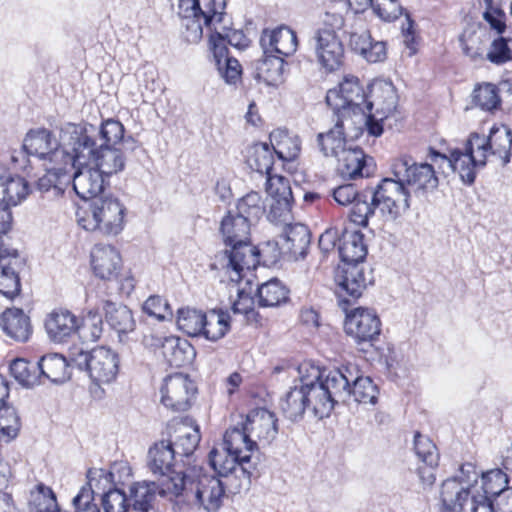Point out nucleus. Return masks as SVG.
I'll list each match as a JSON object with an SVG mask.
<instances>
[{
	"mask_svg": "<svg viewBox=\"0 0 512 512\" xmlns=\"http://www.w3.org/2000/svg\"><path fill=\"white\" fill-rule=\"evenodd\" d=\"M124 126L118 120L108 119L99 128L88 123L68 125L63 135L64 144L74 152L76 165L94 162L105 177L121 172L125 157L116 147L124 137Z\"/></svg>",
	"mask_w": 512,
	"mask_h": 512,
	"instance_id": "nucleus-1",
	"label": "nucleus"
},
{
	"mask_svg": "<svg viewBox=\"0 0 512 512\" xmlns=\"http://www.w3.org/2000/svg\"><path fill=\"white\" fill-rule=\"evenodd\" d=\"M252 224L230 210L220 223L223 241L230 249L216 255V262L230 274L232 281H239L242 272L255 269L260 263L269 265L280 257V249L276 242H267L257 247L250 242Z\"/></svg>",
	"mask_w": 512,
	"mask_h": 512,
	"instance_id": "nucleus-2",
	"label": "nucleus"
},
{
	"mask_svg": "<svg viewBox=\"0 0 512 512\" xmlns=\"http://www.w3.org/2000/svg\"><path fill=\"white\" fill-rule=\"evenodd\" d=\"M298 373L307 396L308 411L319 419L328 417L335 405L341 404L347 397L344 390L347 382L338 368L325 372L319 367L303 363L299 365Z\"/></svg>",
	"mask_w": 512,
	"mask_h": 512,
	"instance_id": "nucleus-3",
	"label": "nucleus"
},
{
	"mask_svg": "<svg viewBox=\"0 0 512 512\" xmlns=\"http://www.w3.org/2000/svg\"><path fill=\"white\" fill-rule=\"evenodd\" d=\"M256 440L251 439L245 427L229 428L223 438L222 451L214 448L209 453V462L221 476L240 470L248 479L253 475L258 464Z\"/></svg>",
	"mask_w": 512,
	"mask_h": 512,
	"instance_id": "nucleus-4",
	"label": "nucleus"
},
{
	"mask_svg": "<svg viewBox=\"0 0 512 512\" xmlns=\"http://www.w3.org/2000/svg\"><path fill=\"white\" fill-rule=\"evenodd\" d=\"M173 7L181 20V35L189 44L198 43L203 37V27L212 31L224 21V0H174Z\"/></svg>",
	"mask_w": 512,
	"mask_h": 512,
	"instance_id": "nucleus-5",
	"label": "nucleus"
},
{
	"mask_svg": "<svg viewBox=\"0 0 512 512\" xmlns=\"http://www.w3.org/2000/svg\"><path fill=\"white\" fill-rule=\"evenodd\" d=\"M78 212V224L87 231L116 236L124 228L126 207L112 195L93 199L87 209Z\"/></svg>",
	"mask_w": 512,
	"mask_h": 512,
	"instance_id": "nucleus-6",
	"label": "nucleus"
},
{
	"mask_svg": "<svg viewBox=\"0 0 512 512\" xmlns=\"http://www.w3.org/2000/svg\"><path fill=\"white\" fill-rule=\"evenodd\" d=\"M368 194L371 217L379 209L387 221L395 222L411 208L412 195L404 182L393 175L381 179Z\"/></svg>",
	"mask_w": 512,
	"mask_h": 512,
	"instance_id": "nucleus-7",
	"label": "nucleus"
},
{
	"mask_svg": "<svg viewBox=\"0 0 512 512\" xmlns=\"http://www.w3.org/2000/svg\"><path fill=\"white\" fill-rule=\"evenodd\" d=\"M68 125L76 124L70 122L63 124L60 127L59 140L46 128L30 129L23 139V152L44 163L58 161L72 163L74 152L63 141L64 131Z\"/></svg>",
	"mask_w": 512,
	"mask_h": 512,
	"instance_id": "nucleus-8",
	"label": "nucleus"
},
{
	"mask_svg": "<svg viewBox=\"0 0 512 512\" xmlns=\"http://www.w3.org/2000/svg\"><path fill=\"white\" fill-rule=\"evenodd\" d=\"M71 363L85 370L93 383H112L119 372V355L111 348L100 346L90 351L74 349L70 352Z\"/></svg>",
	"mask_w": 512,
	"mask_h": 512,
	"instance_id": "nucleus-9",
	"label": "nucleus"
},
{
	"mask_svg": "<svg viewBox=\"0 0 512 512\" xmlns=\"http://www.w3.org/2000/svg\"><path fill=\"white\" fill-rule=\"evenodd\" d=\"M479 472L472 463H464L459 474L446 479L441 485L440 512H463L464 506L472 499L475 484L478 483Z\"/></svg>",
	"mask_w": 512,
	"mask_h": 512,
	"instance_id": "nucleus-10",
	"label": "nucleus"
},
{
	"mask_svg": "<svg viewBox=\"0 0 512 512\" xmlns=\"http://www.w3.org/2000/svg\"><path fill=\"white\" fill-rule=\"evenodd\" d=\"M391 172L404 182L411 195L432 191L438 186L437 172L433 164L417 163L409 155L397 158L391 165Z\"/></svg>",
	"mask_w": 512,
	"mask_h": 512,
	"instance_id": "nucleus-11",
	"label": "nucleus"
},
{
	"mask_svg": "<svg viewBox=\"0 0 512 512\" xmlns=\"http://www.w3.org/2000/svg\"><path fill=\"white\" fill-rule=\"evenodd\" d=\"M188 480L187 475L178 473L162 487L154 481L136 482L130 487V507L137 512H151L154 510L158 494L181 496L187 488Z\"/></svg>",
	"mask_w": 512,
	"mask_h": 512,
	"instance_id": "nucleus-12",
	"label": "nucleus"
},
{
	"mask_svg": "<svg viewBox=\"0 0 512 512\" xmlns=\"http://www.w3.org/2000/svg\"><path fill=\"white\" fill-rule=\"evenodd\" d=\"M334 280L340 306L348 305L358 299L364 290L374 283L372 269L365 264H339Z\"/></svg>",
	"mask_w": 512,
	"mask_h": 512,
	"instance_id": "nucleus-13",
	"label": "nucleus"
},
{
	"mask_svg": "<svg viewBox=\"0 0 512 512\" xmlns=\"http://www.w3.org/2000/svg\"><path fill=\"white\" fill-rule=\"evenodd\" d=\"M367 93L359 84L358 78L346 76L337 88L328 90L326 103L332 108L336 117L342 119L351 110L354 114L364 113Z\"/></svg>",
	"mask_w": 512,
	"mask_h": 512,
	"instance_id": "nucleus-14",
	"label": "nucleus"
},
{
	"mask_svg": "<svg viewBox=\"0 0 512 512\" xmlns=\"http://www.w3.org/2000/svg\"><path fill=\"white\" fill-rule=\"evenodd\" d=\"M337 368L347 382L344 387L347 397L341 401V404L350 405L353 402L375 405L377 403L379 394L377 386L370 377L361 375L357 365L349 363Z\"/></svg>",
	"mask_w": 512,
	"mask_h": 512,
	"instance_id": "nucleus-15",
	"label": "nucleus"
},
{
	"mask_svg": "<svg viewBox=\"0 0 512 512\" xmlns=\"http://www.w3.org/2000/svg\"><path fill=\"white\" fill-rule=\"evenodd\" d=\"M196 393L197 387L188 375L175 373L164 379L160 388V401L173 411H186L191 407Z\"/></svg>",
	"mask_w": 512,
	"mask_h": 512,
	"instance_id": "nucleus-16",
	"label": "nucleus"
},
{
	"mask_svg": "<svg viewBox=\"0 0 512 512\" xmlns=\"http://www.w3.org/2000/svg\"><path fill=\"white\" fill-rule=\"evenodd\" d=\"M187 488L183 490V494L188 499L193 498L195 504L202 507L207 512L217 511L223 502L225 496V488L222 481L212 475H201L197 481H193L190 475Z\"/></svg>",
	"mask_w": 512,
	"mask_h": 512,
	"instance_id": "nucleus-17",
	"label": "nucleus"
},
{
	"mask_svg": "<svg viewBox=\"0 0 512 512\" xmlns=\"http://www.w3.org/2000/svg\"><path fill=\"white\" fill-rule=\"evenodd\" d=\"M342 308L346 312L345 332L358 344H371L379 337L381 322L374 310L358 307L348 312L345 306Z\"/></svg>",
	"mask_w": 512,
	"mask_h": 512,
	"instance_id": "nucleus-18",
	"label": "nucleus"
},
{
	"mask_svg": "<svg viewBox=\"0 0 512 512\" xmlns=\"http://www.w3.org/2000/svg\"><path fill=\"white\" fill-rule=\"evenodd\" d=\"M332 196L339 205H352L349 213L351 222L362 227L368 226L371 217L368 190L358 191L353 184H345L333 189Z\"/></svg>",
	"mask_w": 512,
	"mask_h": 512,
	"instance_id": "nucleus-19",
	"label": "nucleus"
},
{
	"mask_svg": "<svg viewBox=\"0 0 512 512\" xmlns=\"http://www.w3.org/2000/svg\"><path fill=\"white\" fill-rule=\"evenodd\" d=\"M315 53L318 63L328 72L338 70L344 63L345 50L338 35L328 30L315 34Z\"/></svg>",
	"mask_w": 512,
	"mask_h": 512,
	"instance_id": "nucleus-20",
	"label": "nucleus"
},
{
	"mask_svg": "<svg viewBox=\"0 0 512 512\" xmlns=\"http://www.w3.org/2000/svg\"><path fill=\"white\" fill-rule=\"evenodd\" d=\"M398 96L392 82L376 80L368 86L364 109L378 113L381 118H388L397 108Z\"/></svg>",
	"mask_w": 512,
	"mask_h": 512,
	"instance_id": "nucleus-21",
	"label": "nucleus"
},
{
	"mask_svg": "<svg viewBox=\"0 0 512 512\" xmlns=\"http://www.w3.org/2000/svg\"><path fill=\"white\" fill-rule=\"evenodd\" d=\"M260 45L265 55L282 56L293 55L298 47L296 33L288 26H279L275 29H264L260 37Z\"/></svg>",
	"mask_w": 512,
	"mask_h": 512,
	"instance_id": "nucleus-22",
	"label": "nucleus"
},
{
	"mask_svg": "<svg viewBox=\"0 0 512 512\" xmlns=\"http://www.w3.org/2000/svg\"><path fill=\"white\" fill-rule=\"evenodd\" d=\"M176 459L171 441L162 440L156 442L150 447L147 456V466L154 475L167 477L168 482L171 477L181 473L187 475L186 470H176Z\"/></svg>",
	"mask_w": 512,
	"mask_h": 512,
	"instance_id": "nucleus-23",
	"label": "nucleus"
},
{
	"mask_svg": "<svg viewBox=\"0 0 512 512\" xmlns=\"http://www.w3.org/2000/svg\"><path fill=\"white\" fill-rule=\"evenodd\" d=\"M25 260L18 252H10L0 257V294L9 299L19 295L21 290L19 272Z\"/></svg>",
	"mask_w": 512,
	"mask_h": 512,
	"instance_id": "nucleus-24",
	"label": "nucleus"
},
{
	"mask_svg": "<svg viewBox=\"0 0 512 512\" xmlns=\"http://www.w3.org/2000/svg\"><path fill=\"white\" fill-rule=\"evenodd\" d=\"M91 265L97 277L112 280L119 274L122 259L114 246L96 244L91 251Z\"/></svg>",
	"mask_w": 512,
	"mask_h": 512,
	"instance_id": "nucleus-25",
	"label": "nucleus"
},
{
	"mask_svg": "<svg viewBox=\"0 0 512 512\" xmlns=\"http://www.w3.org/2000/svg\"><path fill=\"white\" fill-rule=\"evenodd\" d=\"M73 173V189L76 194L84 199L90 200L100 198L99 194L104 189L105 176L97 169L87 165L77 164Z\"/></svg>",
	"mask_w": 512,
	"mask_h": 512,
	"instance_id": "nucleus-26",
	"label": "nucleus"
},
{
	"mask_svg": "<svg viewBox=\"0 0 512 512\" xmlns=\"http://www.w3.org/2000/svg\"><path fill=\"white\" fill-rule=\"evenodd\" d=\"M436 159H440L446 163L448 169L458 172L461 180L468 185L474 183L476 178V170L485 166L484 158L477 157L466 150L454 149L450 156L436 155Z\"/></svg>",
	"mask_w": 512,
	"mask_h": 512,
	"instance_id": "nucleus-27",
	"label": "nucleus"
},
{
	"mask_svg": "<svg viewBox=\"0 0 512 512\" xmlns=\"http://www.w3.org/2000/svg\"><path fill=\"white\" fill-rule=\"evenodd\" d=\"M97 307L103 311L107 324L117 332L120 341L123 335L134 331L136 323L132 311L127 306L101 299Z\"/></svg>",
	"mask_w": 512,
	"mask_h": 512,
	"instance_id": "nucleus-28",
	"label": "nucleus"
},
{
	"mask_svg": "<svg viewBox=\"0 0 512 512\" xmlns=\"http://www.w3.org/2000/svg\"><path fill=\"white\" fill-rule=\"evenodd\" d=\"M251 439L263 440L269 443L278 432L277 419L274 413L265 408L252 410L242 423Z\"/></svg>",
	"mask_w": 512,
	"mask_h": 512,
	"instance_id": "nucleus-29",
	"label": "nucleus"
},
{
	"mask_svg": "<svg viewBox=\"0 0 512 512\" xmlns=\"http://www.w3.org/2000/svg\"><path fill=\"white\" fill-rule=\"evenodd\" d=\"M49 339L56 343L66 341L79 328V319L68 310H54L45 319Z\"/></svg>",
	"mask_w": 512,
	"mask_h": 512,
	"instance_id": "nucleus-30",
	"label": "nucleus"
},
{
	"mask_svg": "<svg viewBox=\"0 0 512 512\" xmlns=\"http://www.w3.org/2000/svg\"><path fill=\"white\" fill-rule=\"evenodd\" d=\"M349 45L369 63L383 62L387 57L386 43L374 40L367 30L352 32Z\"/></svg>",
	"mask_w": 512,
	"mask_h": 512,
	"instance_id": "nucleus-31",
	"label": "nucleus"
},
{
	"mask_svg": "<svg viewBox=\"0 0 512 512\" xmlns=\"http://www.w3.org/2000/svg\"><path fill=\"white\" fill-rule=\"evenodd\" d=\"M281 249L294 260L304 259L310 245L311 234L308 227L301 223L288 224L282 235Z\"/></svg>",
	"mask_w": 512,
	"mask_h": 512,
	"instance_id": "nucleus-32",
	"label": "nucleus"
},
{
	"mask_svg": "<svg viewBox=\"0 0 512 512\" xmlns=\"http://www.w3.org/2000/svg\"><path fill=\"white\" fill-rule=\"evenodd\" d=\"M338 251L341 264H364L367 255L364 234L358 230L345 229L339 238Z\"/></svg>",
	"mask_w": 512,
	"mask_h": 512,
	"instance_id": "nucleus-33",
	"label": "nucleus"
},
{
	"mask_svg": "<svg viewBox=\"0 0 512 512\" xmlns=\"http://www.w3.org/2000/svg\"><path fill=\"white\" fill-rule=\"evenodd\" d=\"M69 363L67 359L58 353H49L40 358L38 361L39 378L41 384L44 380L52 383H64L70 378Z\"/></svg>",
	"mask_w": 512,
	"mask_h": 512,
	"instance_id": "nucleus-34",
	"label": "nucleus"
},
{
	"mask_svg": "<svg viewBox=\"0 0 512 512\" xmlns=\"http://www.w3.org/2000/svg\"><path fill=\"white\" fill-rule=\"evenodd\" d=\"M0 325L7 336L20 342L27 341L32 332L29 317L18 308L5 310L0 317Z\"/></svg>",
	"mask_w": 512,
	"mask_h": 512,
	"instance_id": "nucleus-35",
	"label": "nucleus"
},
{
	"mask_svg": "<svg viewBox=\"0 0 512 512\" xmlns=\"http://www.w3.org/2000/svg\"><path fill=\"white\" fill-rule=\"evenodd\" d=\"M162 354L174 367H183L192 363L196 352L191 343L180 337H166L161 345Z\"/></svg>",
	"mask_w": 512,
	"mask_h": 512,
	"instance_id": "nucleus-36",
	"label": "nucleus"
},
{
	"mask_svg": "<svg viewBox=\"0 0 512 512\" xmlns=\"http://www.w3.org/2000/svg\"><path fill=\"white\" fill-rule=\"evenodd\" d=\"M176 436L171 441L177 457L190 459L201 440L199 426L183 422L175 430Z\"/></svg>",
	"mask_w": 512,
	"mask_h": 512,
	"instance_id": "nucleus-37",
	"label": "nucleus"
},
{
	"mask_svg": "<svg viewBox=\"0 0 512 512\" xmlns=\"http://www.w3.org/2000/svg\"><path fill=\"white\" fill-rule=\"evenodd\" d=\"M96 477L103 479L105 483H109L112 479V473L107 472L103 469H90L87 472L88 482L82 486L77 495L72 499V505L74 512H85L91 511L93 507H98L94 502V489L93 481Z\"/></svg>",
	"mask_w": 512,
	"mask_h": 512,
	"instance_id": "nucleus-38",
	"label": "nucleus"
},
{
	"mask_svg": "<svg viewBox=\"0 0 512 512\" xmlns=\"http://www.w3.org/2000/svg\"><path fill=\"white\" fill-rule=\"evenodd\" d=\"M270 142L278 158L283 161H293L300 154L301 141L299 137L285 129L272 131Z\"/></svg>",
	"mask_w": 512,
	"mask_h": 512,
	"instance_id": "nucleus-39",
	"label": "nucleus"
},
{
	"mask_svg": "<svg viewBox=\"0 0 512 512\" xmlns=\"http://www.w3.org/2000/svg\"><path fill=\"white\" fill-rule=\"evenodd\" d=\"M318 146L324 156L340 157L346 150V139L344 135V119L337 117L334 127L326 133H319L317 136Z\"/></svg>",
	"mask_w": 512,
	"mask_h": 512,
	"instance_id": "nucleus-40",
	"label": "nucleus"
},
{
	"mask_svg": "<svg viewBox=\"0 0 512 512\" xmlns=\"http://www.w3.org/2000/svg\"><path fill=\"white\" fill-rule=\"evenodd\" d=\"M279 408L283 415L291 421L302 419L304 413L308 411L307 396L303 389V383L291 387L285 393L280 399Z\"/></svg>",
	"mask_w": 512,
	"mask_h": 512,
	"instance_id": "nucleus-41",
	"label": "nucleus"
},
{
	"mask_svg": "<svg viewBox=\"0 0 512 512\" xmlns=\"http://www.w3.org/2000/svg\"><path fill=\"white\" fill-rule=\"evenodd\" d=\"M471 512H512V487L507 486L493 499L473 494Z\"/></svg>",
	"mask_w": 512,
	"mask_h": 512,
	"instance_id": "nucleus-42",
	"label": "nucleus"
},
{
	"mask_svg": "<svg viewBox=\"0 0 512 512\" xmlns=\"http://www.w3.org/2000/svg\"><path fill=\"white\" fill-rule=\"evenodd\" d=\"M45 174L37 181V189L41 192H47L51 188H58L61 179L69 174L76 167L75 160L72 163L66 161L43 163Z\"/></svg>",
	"mask_w": 512,
	"mask_h": 512,
	"instance_id": "nucleus-43",
	"label": "nucleus"
},
{
	"mask_svg": "<svg viewBox=\"0 0 512 512\" xmlns=\"http://www.w3.org/2000/svg\"><path fill=\"white\" fill-rule=\"evenodd\" d=\"M488 139L489 154L498 156L502 160L503 165L508 164L512 154L511 129L506 126L502 128L493 127L490 130Z\"/></svg>",
	"mask_w": 512,
	"mask_h": 512,
	"instance_id": "nucleus-44",
	"label": "nucleus"
},
{
	"mask_svg": "<svg viewBox=\"0 0 512 512\" xmlns=\"http://www.w3.org/2000/svg\"><path fill=\"white\" fill-rule=\"evenodd\" d=\"M29 512H61L63 511L56 499V495L53 490L39 483L30 492L29 497Z\"/></svg>",
	"mask_w": 512,
	"mask_h": 512,
	"instance_id": "nucleus-45",
	"label": "nucleus"
},
{
	"mask_svg": "<svg viewBox=\"0 0 512 512\" xmlns=\"http://www.w3.org/2000/svg\"><path fill=\"white\" fill-rule=\"evenodd\" d=\"M234 213L246 219L252 225L256 224L265 213V203L262 196L255 191H251L241 197Z\"/></svg>",
	"mask_w": 512,
	"mask_h": 512,
	"instance_id": "nucleus-46",
	"label": "nucleus"
},
{
	"mask_svg": "<svg viewBox=\"0 0 512 512\" xmlns=\"http://www.w3.org/2000/svg\"><path fill=\"white\" fill-rule=\"evenodd\" d=\"M203 335L210 341H217L223 338L230 329V315L222 310H211L206 313L204 320Z\"/></svg>",
	"mask_w": 512,
	"mask_h": 512,
	"instance_id": "nucleus-47",
	"label": "nucleus"
},
{
	"mask_svg": "<svg viewBox=\"0 0 512 512\" xmlns=\"http://www.w3.org/2000/svg\"><path fill=\"white\" fill-rule=\"evenodd\" d=\"M509 483V478L506 473H504L501 469L496 468L489 470L487 472L481 473V485L480 489L482 493H480L477 485L475 484V488L473 491L475 494L485 495L488 498L493 499L497 494L503 491Z\"/></svg>",
	"mask_w": 512,
	"mask_h": 512,
	"instance_id": "nucleus-48",
	"label": "nucleus"
},
{
	"mask_svg": "<svg viewBox=\"0 0 512 512\" xmlns=\"http://www.w3.org/2000/svg\"><path fill=\"white\" fill-rule=\"evenodd\" d=\"M257 296L260 306L275 307L288 299V289L278 279H271L259 286Z\"/></svg>",
	"mask_w": 512,
	"mask_h": 512,
	"instance_id": "nucleus-49",
	"label": "nucleus"
},
{
	"mask_svg": "<svg viewBox=\"0 0 512 512\" xmlns=\"http://www.w3.org/2000/svg\"><path fill=\"white\" fill-rule=\"evenodd\" d=\"M206 313L193 308L178 310L177 325L180 330L190 336H200L203 332Z\"/></svg>",
	"mask_w": 512,
	"mask_h": 512,
	"instance_id": "nucleus-50",
	"label": "nucleus"
},
{
	"mask_svg": "<svg viewBox=\"0 0 512 512\" xmlns=\"http://www.w3.org/2000/svg\"><path fill=\"white\" fill-rule=\"evenodd\" d=\"M472 102L484 111H493L501 104L499 90L492 83H482L475 87L472 93Z\"/></svg>",
	"mask_w": 512,
	"mask_h": 512,
	"instance_id": "nucleus-51",
	"label": "nucleus"
},
{
	"mask_svg": "<svg viewBox=\"0 0 512 512\" xmlns=\"http://www.w3.org/2000/svg\"><path fill=\"white\" fill-rule=\"evenodd\" d=\"M489 39L485 34L472 33L460 38L462 51L474 63H483Z\"/></svg>",
	"mask_w": 512,
	"mask_h": 512,
	"instance_id": "nucleus-52",
	"label": "nucleus"
},
{
	"mask_svg": "<svg viewBox=\"0 0 512 512\" xmlns=\"http://www.w3.org/2000/svg\"><path fill=\"white\" fill-rule=\"evenodd\" d=\"M10 373L23 386L32 387L41 384L38 363H30L25 359H15L10 364Z\"/></svg>",
	"mask_w": 512,
	"mask_h": 512,
	"instance_id": "nucleus-53",
	"label": "nucleus"
},
{
	"mask_svg": "<svg viewBox=\"0 0 512 512\" xmlns=\"http://www.w3.org/2000/svg\"><path fill=\"white\" fill-rule=\"evenodd\" d=\"M341 163V173L351 179L362 176L365 166L364 153L360 148L346 149L340 157L337 158Z\"/></svg>",
	"mask_w": 512,
	"mask_h": 512,
	"instance_id": "nucleus-54",
	"label": "nucleus"
},
{
	"mask_svg": "<svg viewBox=\"0 0 512 512\" xmlns=\"http://www.w3.org/2000/svg\"><path fill=\"white\" fill-rule=\"evenodd\" d=\"M2 185L4 186L2 202L8 206H16L21 203L30 191L28 182L19 176L9 177Z\"/></svg>",
	"mask_w": 512,
	"mask_h": 512,
	"instance_id": "nucleus-55",
	"label": "nucleus"
},
{
	"mask_svg": "<svg viewBox=\"0 0 512 512\" xmlns=\"http://www.w3.org/2000/svg\"><path fill=\"white\" fill-rule=\"evenodd\" d=\"M285 61L282 56L265 55L258 61L257 71L266 81L277 82L283 75Z\"/></svg>",
	"mask_w": 512,
	"mask_h": 512,
	"instance_id": "nucleus-56",
	"label": "nucleus"
},
{
	"mask_svg": "<svg viewBox=\"0 0 512 512\" xmlns=\"http://www.w3.org/2000/svg\"><path fill=\"white\" fill-rule=\"evenodd\" d=\"M510 39L498 36L487 45L485 61L494 65H503L512 60V49L509 46Z\"/></svg>",
	"mask_w": 512,
	"mask_h": 512,
	"instance_id": "nucleus-57",
	"label": "nucleus"
},
{
	"mask_svg": "<svg viewBox=\"0 0 512 512\" xmlns=\"http://www.w3.org/2000/svg\"><path fill=\"white\" fill-rule=\"evenodd\" d=\"M249 165L259 173L271 174L273 169V155L265 143L255 144L248 158Z\"/></svg>",
	"mask_w": 512,
	"mask_h": 512,
	"instance_id": "nucleus-58",
	"label": "nucleus"
},
{
	"mask_svg": "<svg viewBox=\"0 0 512 512\" xmlns=\"http://www.w3.org/2000/svg\"><path fill=\"white\" fill-rule=\"evenodd\" d=\"M414 450L420 461L424 465L437 467L439 461V453L435 444L419 432L414 437Z\"/></svg>",
	"mask_w": 512,
	"mask_h": 512,
	"instance_id": "nucleus-59",
	"label": "nucleus"
},
{
	"mask_svg": "<svg viewBox=\"0 0 512 512\" xmlns=\"http://www.w3.org/2000/svg\"><path fill=\"white\" fill-rule=\"evenodd\" d=\"M102 507L104 512H127L130 501L122 490L113 488L103 494Z\"/></svg>",
	"mask_w": 512,
	"mask_h": 512,
	"instance_id": "nucleus-60",
	"label": "nucleus"
},
{
	"mask_svg": "<svg viewBox=\"0 0 512 512\" xmlns=\"http://www.w3.org/2000/svg\"><path fill=\"white\" fill-rule=\"evenodd\" d=\"M266 191L272 197L277 199H293L289 179L280 175H267Z\"/></svg>",
	"mask_w": 512,
	"mask_h": 512,
	"instance_id": "nucleus-61",
	"label": "nucleus"
},
{
	"mask_svg": "<svg viewBox=\"0 0 512 512\" xmlns=\"http://www.w3.org/2000/svg\"><path fill=\"white\" fill-rule=\"evenodd\" d=\"M485 11L483 12L484 20L489 24L490 28L501 34L506 29L505 13L495 4L494 0H483Z\"/></svg>",
	"mask_w": 512,
	"mask_h": 512,
	"instance_id": "nucleus-62",
	"label": "nucleus"
},
{
	"mask_svg": "<svg viewBox=\"0 0 512 512\" xmlns=\"http://www.w3.org/2000/svg\"><path fill=\"white\" fill-rule=\"evenodd\" d=\"M371 8L379 18L387 22L397 19L403 12L398 0H372Z\"/></svg>",
	"mask_w": 512,
	"mask_h": 512,
	"instance_id": "nucleus-63",
	"label": "nucleus"
},
{
	"mask_svg": "<svg viewBox=\"0 0 512 512\" xmlns=\"http://www.w3.org/2000/svg\"><path fill=\"white\" fill-rule=\"evenodd\" d=\"M292 204L293 199L281 198L272 200L267 218L270 222L287 226L288 221L291 219Z\"/></svg>",
	"mask_w": 512,
	"mask_h": 512,
	"instance_id": "nucleus-64",
	"label": "nucleus"
}]
</instances>
